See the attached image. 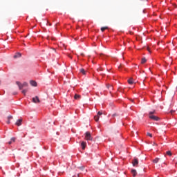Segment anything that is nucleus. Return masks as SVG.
Instances as JSON below:
<instances>
[{"label": "nucleus", "instance_id": "6ab92c4d", "mask_svg": "<svg viewBox=\"0 0 177 177\" xmlns=\"http://www.w3.org/2000/svg\"><path fill=\"white\" fill-rule=\"evenodd\" d=\"M106 86H107L108 89H109V91L113 90V86L108 84Z\"/></svg>", "mask_w": 177, "mask_h": 177}, {"label": "nucleus", "instance_id": "9d476101", "mask_svg": "<svg viewBox=\"0 0 177 177\" xmlns=\"http://www.w3.org/2000/svg\"><path fill=\"white\" fill-rule=\"evenodd\" d=\"M30 84L32 86H37V82L34 81V80H30Z\"/></svg>", "mask_w": 177, "mask_h": 177}, {"label": "nucleus", "instance_id": "c756f323", "mask_svg": "<svg viewBox=\"0 0 177 177\" xmlns=\"http://www.w3.org/2000/svg\"><path fill=\"white\" fill-rule=\"evenodd\" d=\"M171 115L174 114V112H171Z\"/></svg>", "mask_w": 177, "mask_h": 177}, {"label": "nucleus", "instance_id": "72a5a7b5", "mask_svg": "<svg viewBox=\"0 0 177 177\" xmlns=\"http://www.w3.org/2000/svg\"><path fill=\"white\" fill-rule=\"evenodd\" d=\"M120 67H122V65H120V66H119V68H120Z\"/></svg>", "mask_w": 177, "mask_h": 177}, {"label": "nucleus", "instance_id": "a878e982", "mask_svg": "<svg viewBox=\"0 0 177 177\" xmlns=\"http://www.w3.org/2000/svg\"><path fill=\"white\" fill-rule=\"evenodd\" d=\"M11 142H16V138H11Z\"/></svg>", "mask_w": 177, "mask_h": 177}, {"label": "nucleus", "instance_id": "c9c22d12", "mask_svg": "<svg viewBox=\"0 0 177 177\" xmlns=\"http://www.w3.org/2000/svg\"><path fill=\"white\" fill-rule=\"evenodd\" d=\"M71 59H73V57H70Z\"/></svg>", "mask_w": 177, "mask_h": 177}, {"label": "nucleus", "instance_id": "9b49d317", "mask_svg": "<svg viewBox=\"0 0 177 177\" xmlns=\"http://www.w3.org/2000/svg\"><path fill=\"white\" fill-rule=\"evenodd\" d=\"M131 174H132L133 176L135 177V176H136L138 173L136 172V169H131Z\"/></svg>", "mask_w": 177, "mask_h": 177}, {"label": "nucleus", "instance_id": "0eeeda50", "mask_svg": "<svg viewBox=\"0 0 177 177\" xmlns=\"http://www.w3.org/2000/svg\"><path fill=\"white\" fill-rule=\"evenodd\" d=\"M133 167H138V165L139 164V160L138 158H134L132 161Z\"/></svg>", "mask_w": 177, "mask_h": 177}, {"label": "nucleus", "instance_id": "6e6552de", "mask_svg": "<svg viewBox=\"0 0 177 177\" xmlns=\"http://www.w3.org/2000/svg\"><path fill=\"white\" fill-rule=\"evenodd\" d=\"M10 120H13L12 115H10L7 117L6 124H10Z\"/></svg>", "mask_w": 177, "mask_h": 177}, {"label": "nucleus", "instance_id": "2f4dec72", "mask_svg": "<svg viewBox=\"0 0 177 177\" xmlns=\"http://www.w3.org/2000/svg\"><path fill=\"white\" fill-rule=\"evenodd\" d=\"M49 26H52V24L49 23Z\"/></svg>", "mask_w": 177, "mask_h": 177}, {"label": "nucleus", "instance_id": "bb28decb", "mask_svg": "<svg viewBox=\"0 0 177 177\" xmlns=\"http://www.w3.org/2000/svg\"><path fill=\"white\" fill-rule=\"evenodd\" d=\"M12 141L8 142V145H12Z\"/></svg>", "mask_w": 177, "mask_h": 177}, {"label": "nucleus", "instance_id": "20e7f679", "mask_svg": "<svg viewBox=\"0 0 177 177\" xmlns=\"http://www.w3.org/2000/svg\"><path fill=\"white\" fill-rule=\"evenodd\" d=\"M21 124H23V118L18 119L15 122L17 127H21Z\"/></svg>", "mask_w": 177, "mask_h": 177}, {"label": "nucleus", "instance_id": "1a4fd4ad", "mask_svg": "<svg viewBox=\"0 0 177 177\" xmlns=\"http://www.w3.org/2000/svg\"><path fill=\"white\" fill-rule=\"evenodd\" d=\"M81 147L82 150H85V147H86V142H82Z\"/></svg>", "mask_w": 177, "mask_h": 177}, {"label": "nucleus", "instance_id": "393cba45", "mask_svg": "<svg viewBox=\"0 0 177 177\" xmlns=\"http://www.w3.org/2000/svg\"><path fill=\"white\" fill-rule=\"evenodd\" d=\"M147 136H150V138H153V135H151L150 133H147Z\"/></svg>", "mask_w": 177, "mask_h": 177}, {"label": "nucleus", "instance_id": "f8f14e48", "mask_svg": "<svg viewBox=\"0 0 177 177\" xmlns=\"http://www.w3.org/2000/svg\"><path fill=\"white\" fill-rule=\"evenodd\" d=\"M80 73H81L82 74H83V75H86V71H85V69L81 68V69L80 70Z\"/></svg>", "mask_w": 177, "mask_h": 177}, {"label": "nucleus", "instance_id": "f03ea898", "mask_svg": "<svg viewBox=\"0 0 177 177\" xmlns=\"http://www.w3.org/2000/svg\"><path fill=\"white\" fill-rule=\"evenodd\" d=\"M153 114H154V112H151L149 113V118L151 120H153V121H159L160 118H158V116L154 115Z\"/></svg>", "mask_w": 177, "mask_h": 177}, {"label": "nucleus", "instance_id": "4468645a", "mask_svg": "<svg viewBox=\"0 0 177 177\" xmlns=\"http://www.w3.org/2000/svg\"><path fill=\"white\" fill-rule=\"evenodd\" d=\"M15 59L17 57H21V54L20 53H18L17 55L14 56Z\"/></svg>", "mask_w": 177, "mask_h": 177}, {"label": "nucleus", "instance_id": "cd10ccee", "mask_svg": "<svg viewBox=\"0 0 177 177\" xmlns=\"http://www.w3.org/2000/svg\"><path fill=\"white\" fill-rule=\"evenodd\" d=\"M153 145H155V146H157V144H156V142H153Z\"/></svg>", "mask_w": 177, "mask_h": 177}, {"label": "nucleus", "instance_id": "423d86ee", "mask_svg": "<svg viewBox=\"0 0 177 177\" xmlns=\"http://www.w3.org/2000/svg\"><path fill=\"white\" fill-rule=\"evenodd\" d=\"M33 103H41V100H39V97L38 96H35L32 99Z\"/></svg>", "mask_w": 177, "mask_h": 177}, {"label": "nucleus", "instance_id": "f704fd0d", "mask_svg": "<svg viewBox=\"0 0 177 177\" xmlns=\"http://www.w3.org/2000/svg\"><path fill=\"white\" fill-rule=\"evenodd\" d=\"M147 50H149V52L150 51V50L149 48H147Z\"/></svg>", "mask_w": 177, "mask_h": 177}, {"label": "nucleus", "instance_id": "2eb2a0df", "mask_svg": "<svg viewBox=\"0 0 177 177\" xmlns=\"http://www.w3.org/2000/svg\"><path fill=\"white\" fill-rule=\"evenodd\" d=\"M158 161H160V158H156L153 160V162H154L155 164H157V162H158Z\"/></svg>", "mask_w": 177, "mask_h": 177}, {"label": "nucleus", "instance_id": "a211bd4d", "mask_svg": "<svg viewBox=\"0 0 177 177\" xmlns=\"http://www.w3.org/2000/svg\"><path fill=\"white\" fill-rule=\"evenodd\" d=\"M75 99L76 100H78V99H80L81 98V95H78V94H76L75 95Z\"/></svg>", "mask_w": 177, "mask_h": 177}, {"label": "nucleus", "instance_id": "412c9836", "mask_svg": "<svg viewBox=\"0 0 177 177\" xmlns=\"http://www.w3.org/2000/svg\"><path fill=\"white\" fill-rule=\"evenodd\" d=\"M78 169H80V171H84V169H85V167L84 166L79 167Z\"/></svg>", "mask_w": 177, "mask_h": 177}, {"label": "nucleus", "instance_id": "c85d7f7f", "mask_svg": "<svg viewBox=\"0 0 177 177\" xmlns=\"http://www.w3.org/2000/svg\"><path fill=\"white\" fill-rule=\"evenodd\" d=\"M130 100L132 102V103H133V100H132V99H130Z\"/></svg>", "mask_w": 177, "mask_h": 177}, {"label": "nucleus", "instance_id": "b1692460", "mask_svg": "<svg viewBox=\"0 0 177 177\" xmlns=\"http://www.w3.org/2000/svg\"><path fill=\"white\" fill-rule=\"evenodd\" d=\"M97 71H103V68H98L97 69Z\"/></svg>", "mask_w": 177, "mask_h": 177}, {"label": "nucleus", "instance_id": "7c9ffc66", "mask_svg": "<svg viewBox=\"0 0 177 177\" xmlns=\"http://www.w3.org/2000/svg\"><path fill=\"white\" fill-rule=\"evenodd\" d=\"M77 176H78V177H81V176H80V174H77Z\"/></svg>", "mask_w": 177, "mask_h": 177}, {"label": "nucleus", "instance_id": "f257e3e1", "mask_svg": "<svg viewBox=\"0 0 177 177\" xmlns=\"http://www.w3.org/2000/svg\"><path fill=\"white\" fill-rule=\"evenodd\" d=\"M16 84L20 90L23 89V88H27V86H28V83L26 82L23 84H21L20 82H17Z\"/></svg>", "mask_w": 177, "mask_h": 177}, {"label": "nucleus", "instance_id": "5701e85b", "mask_svg": "<svg viewBox=\"0 0 177 177\" xmlns=\"http://www.w3.org/2000/svg\"><path fill=\"white\" fill-rule=\"evenodd\" d=\"M21 93H22L24 95H26V93H27V89L23 90V91H21Z\"/></svg>", "mask_w": 177, "mask_h": 177}, {"label": "nucleus", "instance_id": "4be33fe9", "mask_svg": "<svg viewBox=\"0 0 177 177\" xmlns=\"http://www.w3.org/2000/svg\"><path fill=\"white\" fill-rule=\"evenodd\" d=\"M100 57H102V59H104V57H106V55H104V54L101 53L100 54Z\"/></svg>", "mask_w": 177, "mask_h": 177}, {"label": "nucleus", "instance_id": "7ed1b4c3", "mask_svg": "<svg viewBox=\"0 0 177 177\" xmlns=\"http://www.w3.org/2000/svg\"><path fill=\"white\" fill-rule=\"evenodd\" d=\"M85 139L86 140H92L93 138H92V136L91 135V132H89V131L86 132Z\"/></svg>", "mask_w": 177, "mask_h": 177}, {"label": "nucleus", "instance_id": "39448f33", "mask_svg": "<svg viewBox=\"0 0 177 177\" xmlns=\"http://www.w3.org/2000/svg\"><path fill=\"white\" fill-rule=\"evenodd\" d=\"M103 113L98 111L97 115L94 116V120L95 121H96V122H97V121H99V118L100 117V115H102Z\"/></svg>", "mask_w": 177, "mask_h": 177}, {"label": "nucleus", "instance_id": "f3484780", "mask_svg": "<svg viewBox=\"0 0 177 177\" xmlns=\"http://www.w3.org/2000/svg\"><path fill=\"white\" fill-rule=\"evenodd\" d=\"M109 28V27L105 26V27H102L101 28V31L103 32H104L105 30H107Z\"/></svg>", "mask_w": 177, "mask_h": 177}, {"label": "nucleus", "instance_id": "aec40b11", "mask_svg": "<svg viewBox=\"0 0 177 177\" xmlns=\"http://www.w3.org/2000/svg\"><path fill=\"white\" fill-rule=\"evenodd\" d=\"M166 154H167V156H169V157H171V156H172V153L171 152V151H167L166 152Z\"/></svg>", "mask_w": 177, "mask_h": 177}, {"label": "nucleus", "instance_id": "ddd939ff", "mask_svg": "<svg viewBox=\"0 0 177 177\" xmlns=\"http://www.w3.org/2000/svg\"><path fill=\"white\" fill-rule=\"evenodd\" d=\"M128 82L129 84H130V85H132V84H133V79L131 77L130 79L128 80Z\"/></svg>", "mask_w": 177, "mask_h": 177}, {"label": "nucleus", "instance_id": "dca6fc26", "mask_svg": "<svg viewBox=\"0 0 177 177\" xmlns=\"http://www.w3.org/2000/svg\"><path fill=\"white\" fill-rule=\"evenodd\" d=\"M146 62H147V60L145 57L142 58V60H141L142 64H145V63H146Z\"/></svg>", "mask_w": 177, "mask_h": 177}, {"label": "nucleus", "instance_id": "473e14b6", "mask_svg": "<svg viewBox=\"0 0 177 177\" xmlns=\"http://www.w3.org/2000/svg\"><path fill=\"white\" fill-rule=\"evenodd\" d=\"M81 55H82V56H84V53H82Z\"/></svg>", "mask_w": 177, "mask_h": 177}]
</instances>
